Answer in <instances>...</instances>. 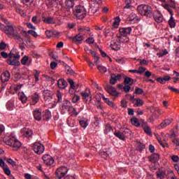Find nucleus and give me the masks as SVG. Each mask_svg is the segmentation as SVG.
Segmentation results:
<instances>
[{
	"label": "nucleus",
	"instance_id": "obj_18",
	"mask_svg": "<svg viewBox=\"0 0 179 179\" xmlns=\"http://www.w3.org/2000/svg\"><path fill=\"white\" fill-rule=\"evenodd\" d=\"M80 125L83 129H86L89 126V119L87 117H82L80 121Z\"/></svg>",
	"mask_w": 179,
	"mask_h": 179
},
{
	"label": "nucleus",
	"instance_id": "obj_15",
	"mask_svg": "<svg viewBox=\"0 0 179 179\" xmlns=\"http://www.w3.org/2000/svg\"><path fill=\"white\" fill-rule=\"evenodd\" d=\"M132 31V28L131 27H124L121 28L119 29V34H121V36H126V37H128L129 34H131V32Z\"/></svg>",
	"mask_w": 179,
	"mask_h": 179
},
{
	"label": "nucleus",
	"instance_id": "obj_63",
	"mask_svg": "<svg viewBox=\"0 0 179 179\" xmlns=\"http://www.w3.org/2000/svg\"><path fill=\"white\" fill-rule=\"evenodd\" d=\"M57 66H58V64L55 62H52L50 63V68L51 69H55L57 68Z\"/></svg>",
	"mask_w": 179,
	"mask_h": 179
},
{
	"label": "nucleus",
	"instance_id": "obj_50",
	"mask_svg": "<svg viewBox=\"0 0 179 179\" xmlns=\"http://www.w3.org/2000/svg\"><path fill=\"white\" fill-rule=\"evenodd\" d=\"M27 61H29V57L24 56L23 58L21 59L22 65H27Z\"/></svg>",
	"mask_w": 179,
	"mask_h": 179
},
{
	"label": "nucleus",
	"instance_id": "obj_16",
	"mask_svg": "<svg viewBox=\"0 0 179 179\" xmlns=\"http://www.w3.org/2000/svg\"><path fill=\"white\" fill-rule=\"evenodd\" d=\"M128 21L129 22V23L134 24L139 22V18L138 17V15H136V13H131L128 17Z\"/></svg>",
	"mask_w": 179,
	"mask_h": 179
},
{
	"label": "nucleus",
	"instance_id": "obj_28",
	"mask_svg": "<svg viewBox=\"0 0 179 179\" xmlns=\"http://www.w3.org/2000/svg\"><path fill=\"white\" fill-rule=\"evenodd\" d=\"M160 157L159 154L154 153L150 157V160L151 163H156L159 162Z\"/></svg>",
	"mask_w": 179,
	"mask_h": 179
},
{
	"label": "nucleus",
	"instance_id": "obj_45",
	"mask_svg": "<svg viewBox=\"0 0 179 179\" xmlns=\"http://www.w3.org/2000/svg\"><path fill=\"white\" fill-rule=\"evenodd\" d=\"M40 73L41 72L39 71L34 70V76L35 78V82H38L40 80Z\"/></svg>",
	"mask_w": 179,
	"mask_h": 179
},
{
	"label": "nucleus",
	"instance_id": "obj_24",
	"mask_svg": "<svg viewBox=\"0 0 179 179\" xmlns=\"http://www.w3.org/2000/svg\"><path fill=\"white\" fill-rule=\"evenodd\" d=\"M57 86L60 89H65V87L68 86V83H66V81H65L64 79H59L57 81Z\"/></svg>",
	"mask_w": 179,
	"mask_h": 179
},
{
	"label": "nucleus",
	"instance_id": "obj_26",
	"mask_svg": "<svg viewBox=\"0 0 179 179\" xmlns=\"http://www.w3.org/2000/svg\"><path fill=\"white\" fill-rule=\"evenodd\" d=\"M18 99L19 100H20L22 104H26V103L27 102V96H26V95L23 92L18 93Z\"/></svg>",
	"mask_w": 179,
	"mask_h": 179
},
{
	"label": "nucleus",
	"instance_id": "obj_7",
	"mask_svg": "<svg viewBox=\"0 0 179 179\" xmlns=\"http://www.w3.org/2000/svg\"><path fill=\"white\" fill-rule=\"evenodd\" d=\"M68 173V168L65 166H61L58 168L55 171V176L58 179L64 178Z\"/></svg>",
	"mask_w": 179,
	"mask_h": 179
},
{
	"label": "nucleus",
	"instance_id": "obj_37",
	"mask_svg": "<svg viewBox=\"0 0 179 179\" xmlns=\"http://www.w3.org/2000/svg\"><path fill=\"white\" fill-rule=\"evenodd\" d=\"M64 3L67 8H73L75 6V0H66Z\"/></svg>",
	"mask_w": 179,
	"mask_h": 179
},
{
	"label": "nucleus",
	"instance_id": "obj_5",
	"mask_svg": "<svg viewBox=\"0 0 179 179\" xmlns=\"http://www.w3.org/2000/svg\"><path fill=\"white\" fill-rule=\"evenodd\" d=\"M87 13V11L86 10V8L83 6H76L74 9V14L75 16L77 17V19L82 20L85 19L86 14Z\"/></svg>",
	"mask_w": 179,
	"mask_h": 179
},
{
	"label": "nucleus",
	"instance_id": "obj_20",
	"mask_svg": "<svg viewBox=\"0 0 179 179\" xmlns=\"http://www.w3.org/2000/svg\"><path fill=\"white\" fill-rule=\"evenodd\" d=\"M10 79V73L9 71H4L1 76V80L3 83H5V82H8Z\"/></svg>",
	"mask_w": 179,
	"mask_h": 179
},
{
	"label": "nucleus",
	"instance_id": "obj_39",
	"mask_svg": "<svg viewBox=\"0 0 179 179\" xmlns=\"http://www.w3.org/2000/svg\"><path fill=\"white\" fill-rule=\"evenodd\" d=\"M157 176L158 178L163 179L166 177V171L159 170L157 172Z\"/></svg>",
	"mask_w": 179,
	"mask_h": 179
},
{
	"label": "nucleus",
	"instance_id": "obj_38",
	"mask_svg": "<svg viewBox=\"0 0 179 179\" xmlns=\"http://www.w3.org/2000/svg\"><path fill=\"white\" fill-rule=\"evenodd\" d=\"M171 17L169 19V20L168 21V23L170 26V27H171V29H174V27H176V21L174 20V17H173V15H171Z\"/></svg>",
	"mask_w": 179,
	"mask_h": 179
},
{
	"label": "nucleus",
	"instance_id": "obj_36",
	"mask_svg": "<svg viewBox=\"0 0 179 179\" xmlns=\"http://www.w3.org/2000/svg\"><path fill=\"white\" fill-rule=\"evenodd\" d=\"M90 54L92 55V57L94 58V62L95 64L97 65V64H99L100 62V59L99 56H97L96 55V52L93 51V50H90Z\"/></svg>",
	"mask_w": 179,
	"mask_h": 179
},
{
	"label": "nucleus",
	"instance_id": "obj_21",
	"mask_svg": "<svg viewBox=\"0 0 179 179\" xmlns=\"http://www.w3.org/2000/svg\"><path fill=\"white\" fill-rule=\"evenodd\" d=\"M34 117L36 121H41L42 118L41 110L36 108L34 110Z\"/></svg>",
	"mask_w": 179,
	"mask_h": 179
},
{
	"label": "nucleus",
	"instance_id": "obj_1",
	"mask_svg": "<svg viewBox=\"0 0 179 179\" xmlns=\"http://www.w3.org/2000/svg\"><path fill=\"white\" fill-rule=\"evenodd\" d=\"M19 59H20L19 52L16 49H12L8 54V59H7L6 62L8 65L19 66L20 65Z\"/></svg>",
	"mask_w": 179,
	"mask_h": 179
},
{
	"label": "nucleus",
	"instance_id": "obj_10",
	"mask_svg": "<svg viewBox=\"0 0 179 179\" xmlns=\"http://www.w3.org/2000/svg\"><path fill=\"white\" fill-rule=\"evenodd\" d=\"M20 136L22 138H27V139L32 138L33 136V130L27 128H23L20 131Z\"/></svg>",
	"mask_w": 179,
	"mask_h": 179
},
{
	"label": "nucleus",
	"instance_id": "obj_56",
	"mask_svg": "<svg viewBox=\"0 0 179 179\" xmlns=\"http://www.w3.org/2000/svg\"><path fill=\"white\" fill-rule=\"evenodd\" d=\"M28 34L33 36V37H35V38L38 37V34H37V32H36L34 30H29Z\"/></svg>",
	"mask_w": 179,
	"mask_h": 179
},
{
	"label": "nucleus",
	"instance_id": "obj_33",
	"mask_svg": "<svg viewBox=\"0 0 179 179\" xmlns=\"http://www.w3.org/2000/svg\"><path fill=\"white\" fill-rule=\"evenodd\" d=\"M162 6L163 7L164 9H166V10H168L170 15H173V10L170 8H171V4L169 5V3H166V2H164V3L162 4Z\"/></svg>",
	"mask_w": 179,
	"mask_h": 179
},
{
	"label": "nucleus",
	"instance_id": "obj_12",
	"mask_svg": "<svg viewBox=\"0 0 179 179\" xmlns=\"http://www.w3.org/2000/svg\"><path fill=\"white\" fill-rule=\"evenodd\" d=\"M106 90L108 93V94H110V96H113V97H118V95L120 94L117 92V90L111 85L106 86Z\"/></svg>",
	"mask_w": 179,
	"mask_h": 179
},
{
	"label": "nucleus",
	"instance_id": "obj_31",
	"mask_svg": "<svg viewBox=\"0 0 179 179\" xmlns=\"http://www.w3.org/2000/svg\"><path fill=\"white\" fill-rule=\"evenodd\" d=\"M3 171L5 173V174H6V176H8V177H11L13 179H15V176L12 175L10 169H9L8 165H6V166L3 168Z\"/></svg>",
	"mask_w": 179,
	"mask_h": 179
},
{
	"label": "nucleus",
	"instance_id": "obj_43",
	"mask_svg": "<svg viewBox=\"0 0 179 179\" xmlns=\"http://www.w3.org/2000/svg\"><path fill=\"white\" fill-rule=\"evenodd\" d=\"M167 54H169V51H167V49H164V50H160L157 55L159 57V58H162V57H164V55H167Z\"/></svg>",
	"mask_w": 179,
	"mask_h": 179
},
{
	"label": "nucleus",
	"instance_id": "obj_11",
	"mask_svg": "<svg viewBox=\"0 0 179 179\" xmlns=\"http://www.w3.org/2000/svg\"><path fill=\"white\" fill-rule=\"evenodd\" d=\"M92 92H90V90L89 89H86L85 91L81 92V96L83 100L88 104L92 101V96H90Z\"/></svg>",
	"mask_w": 179,
	"mask_h": 179
},
{
	"label": "nucleus",
	"instance_id": "obj_4",
	"mask_svg": "<svg viewBox=\"0 0 179 179\" xmlns=\"http://www.w3.org/2000/svg\"><path fill=\"white\" fill-rule=\"evenodd\" d=\"M137 10L142 16H147V17H153V9L148 5L141 4L137 7Z\"/></svg>",
	"mask_w": 179,
	"mask_h": 179
},
{
	"label": "nucleus",
	"instance_id": "obj_23",
	"mask_svg": "<svg viewBox=\"0 0 179 179\" xmlns=\"http://www.w3.org/2000/svg\"><path fill=\"white\" fill-rule=\"evenodd\" d=\"M71 106H72V103H71L68 100L64 101L62 105V110H68L69 111V110L72 108Z\"/></svg>",
	"mask_w": 179,
	"mask_h": 179
},
{
	"label": "nucleus",
	"instance_id": "obj_47",
	"mask_svg": "<svg viewBox=\"0 0 179 179\" xmlns=\"http://www.w3.org/2000/svg\"><path fill=\"white\" fill-rule=\"evenodd\" d=\"M22 85H14L10 87V89H13L15 92H19L22 89Z\"/></svg>",
	"mask_w": 179,
	"mask_h": 179
},
{
	"label": "nucleus",
	"instance_id": "obj_17",
	"mask_svg": "<svg viewBox=\"0 0 179 179\" xmlns=\"http://www.w3.org/2000/svg\"><path fill=\"white\" fill-rule=\"evenodd\" d=\"M116 40L120 44H121V43H129V38L124 35H121V34L117 35Z\"/></svg>",
	"mask_w": 179,
	"mask_h": 179
},
{
	"label": "nucleus",
	"instance_id": "obj_49",
	"mask_svg": "<svg viewBox=\"0 0 179 179\" xmlns=\"http://www.w3.org/2000/svg\"><path fill=\"white\" fill-rule=\"evenodd\" d=\"M12 37H14V38H15V40H17L18 41H22V36H20V34H19V33L16 31L14 33Z\"/></svg>",
	"mask_w": 179,
	"mask_h": 179
},
{
	"label": "nucleus",
	"instance_id": "obj_32",
	"mask_svg": "<svg viewBox=\"0 0 179 179\" xmlns=\"http://www.w3.org/2000/svg\"><path fill=\"white\" fill-rule=\"evenodd\" d=\"M43 21L44 23H48V24H54V23H55L54 18L51 17H43Z\"/></svg>",
	"mask_w": 179,
	"mask_h": 179
},
{
	"label": "nucleus",
	"instance_id": "obj_51",
	"mask_svg": "<svg viewBox=\"0 0 179 179\" xmlns=\"http://www.w3.org/2000/svg\"><path fill=\"white\" fill-rule=\"evenodd\" d=\"M67 124H68L69 127H71V128H73V127H75V125H76V122L73 120H68Z\"/></svg>",
	"mask_w": 179,
	"mask_h": 179
},
{
	"label": "nucleus",
	"instance_id": "obj_61",
	"mask_svg": "<svg viewBox=\"0 0 179 179\" xmlns=\"http://www.w3.org/2000/svg\"><path fill=\"white\" fill-rule=\"evenodd\" d=\"M85 41L87 44H93V43H94V38L93 37H90L86 39Z\"/></svg>",
	"mask_w": 179,
	"mask_h": 179
},
{
	"label": "nucleus",
	"instance_id": "obj_57",
	"mask_svg": "<svg viewBox=\"0 0 179 179\" xmlns=\"http://www.w3.org/2000/svg\"><path fill=\"white\" fill-rule=\"evenodd\" d=\"M68 81H69V83L70 84L71 89L75 90V89H76V86H75V82H73L71 79H69Z\"/></svg>",
	"mask_w": 179,
	"mask_h": 179
},
{
	"label": "nucleus",
	"instance_id": "obj_44",
	"mask_svg": "<svg viewBox=\"0 0 179 179\" xmlns=\"http://www.w3.org/2000/svg\"><path fill=\"white\" fill-rule=\"evenodd\" d=\"M4 160H6L7 163H8V164H10V166H12L13 167H15L16 162L13 161V159H12L11 158H4Z\"/></svg>",
	"mask_w": 179,
	"mask_h": 179
},
{
	"label": "nucleus",
	"instance_id": "obj_8",
	"mask_svg": "<svg viewBox=\"0 0 179 179\" xmlns=\"http://www.w3.org/2000/svg\"><path fill=\"white\" fill-rule=\"evenodd\" d=\"M42 160L45 166H47L48 167L54 166V163H55V160H54V158L50 155H44L42 156Z\"/></svg>",
	"mask_w": 179,
	"mask_h": 179
},
{
	"label": "nucleus",
	"instance_id": "obj_48",
	"mask_svg": "<svg viewBox=\"0 0 179 179\" xmlns=\"http://www.w3.org/2000/svg\"><path fill=\"white\" fill-rule=\"evenodd\" d=\"M97 69L101 73H106V72H107V68L103 66H97Z\"/></svg>",
	"mask_w": 179,
	"mask_h": 179
},
{
	"label": "nucleus",
	"instance_id": "obj_41",
	"mask_svg": "<svg viewBox=\"0 0 179 179\" xmlns=\"http://www.w3.org/2000/svg\"><path fill=\"white\" fill-rule=\"evenodd\" d=\"M13 107H15V103L13 102V101H9L7 102L6 108L8 110H13Z\"/></svg>",
	"mask_w": 179,
	"mask_h": 179
},
{
	"label": "nucleus",
	"instance_id": "obj_52",
	"mask_svg": "<svg viewBox=\"0 0 179 179\" xmlns=\"http://www.w3.org/2000/svg\"><path fill=\"white\" fill-rule=\"evenodd\" d=\"M109 132H111V126L110 125H108V124H106L105 126V130H104V134L106 135H107V134H109Z\"/></svg>",
	"mask_w": 179,
	"mask_h": 179
},
{
	"label": "nucleus",
	"instance_id": "obj_40",
	"mask_svg": "<svg viewBox=\"0 0 179 179\" xmlns=\"http://www.w3.org/2000/svg\"><path fill=\"white\" fill-rule=\"evenodd\" d=\"M134 103L136 106V107H141V106H143V100L139 99V98H136L134 99Z\"/></svg>",
	"mask_w": 179,
	"mask_h": 179
},
{
	"label": "nucleus",
	"instance_id": "obj_2",
	"mask_svg": "<svg viewBox=\"0 0 179 179\" xmlns=\"http://www.w3.org/2000/svg\"><path fill=\"white\" fill-rule=\"evenodd\" d=\"M43 100L45 105L50 108H55L57 106V101L52 96L51 91L48 90L43 92Z\"/></svg>",
	"mask_w": 179,
	"mask_h": 179
},
{
	"label": "nucleus",
	"instance_id": "obj_64",
	"mask_svg": "<svg viewBox=\"0 0 179 179\" xmlns=\"http://www.w3.org/2000/svg\"><path fill=\"white\" fill-rule=\"evenodd\" d=\"M111 76H113L114 79L116 80V82L117 80H120L121 79V74H112Z\"/></svg>",
	"mask_w": 179,
	"mask_h": 179
},
{
	"label": "nucleus",
	"instance_id": "obj_9",
	"mask_svg": "<svg viewBox=\"0 0 179 179\" xmlns=\"http://www.w3.org/2000/svg\"><path fill=\"white\" fill-rule=\"evenodd\" d=\"M33 150L36 155H43L45 148L44 145L40 143H35L33 145Z\"/></svg>",
	"mask_w": 179,
	"mask_h": 179
},
{
	"label": "nucleus",
	"instance_id": "obj_58",
	"mask_svg": "<svg viewBox=\"0 0 179 179\" xmlns=\"http://www.w3.org/2000/svg\"><path fill=\"white\" fill-rule=\"evenodd\" d=\"M171 160L173 162V163H178L179 157L177 155H172Z\"/></svg>",
	"mask_w": 179,
	"mask_h": 179
},
{
	"label": "nucleus",
	"instance_id": "obj_55",
	"mask_svg": "<svg viewBox=\"0 0 179 179\" xmlns=\"http://www.w3.org/2000/svg\"><path fill=\"white\" fill-rule=\"evenodd\" d=\"M143 93V90L142 88L136 87L135 94H142Z\"/></svg>",
	"mask_w": 179,
	"mask_h": 179
},
{
	"label": "nucleus",
	"instance_id": "obj_29",
	"mask_svg": "<svg viewBox=\"0 0 179 179\" xmlns=\"http://www.w3.org/2000/svg\"><path fill=\"white\" fill-rule=\"evenodd\" d=\"M110 48L112 50H114V51H118V50L121 48V45H120L119 42L115 43L114 41H112L110 43Z\"/></svg>",
	"mask_w": 179,
	"mask_h": 179
},
{
	"label": "nucleus",
	"instance_id": "obj_25",
	"mask_svg": "<svg viewBox=\"0 0 179 179\" xmlns=\"http://www.w3.org/2000/svg\"><path fill=\"white\" fill-rule=\"evenodd\" d=\"M31 99L32 100V105L34 106L37 104L40 100V96L37 93H34L31 96Z\"/></svg>",
	"mask_w": 179,
	"mask_h": 179
},
{
	"label": "nucleus",
	"instance_id": "obj_35",
	"mask_svg": "<svg viewBox=\"0 0 179 179\" xmlns=\"http://www.w3.org/2000/svg\"><path fill=\"white\" fill-rule=\"evenodd\" d=\"M143 127L145 134L149 135L150 136H152V129H150V127H149V125L146 124H144Z\"/></svg>",
	"mask_w": 179,
	"mask_h": 179
},
{
	"label": "nucleus",
	"instance_id": "obj_27",
	"mask_svg": "<svg viewBox=\"0 0 179 179\" xmlns=\"http://www.w3.org/2000/svg\"><path fill=\"white\" fill-rule=\"evenodd\" d=\"M171 122H173L172 118L166 119L160 124L159 127H161V128H166V127H169Z\"/></svg>",
	"mask_w": 179,
	"mask_h": 179
},
{
	"label": "nucleus",
	"instance_id": "obj_46",
	"mask_svg": "<svg viewBox=\"0 0 179 179\" xmlns=\"http://www.w3.org/2000/svg\"><path fill=\"white\" fill-rule=\"evenodd\" d=\"M124 83H126V85H132L134 83V79L126 77L124 78Z\"/></svg>",
	"mask_w": 179,
	"mask_h": 179
},
{
	"label": "nucleus",
	"instance_id": "obj_22",
	"mask_svg": "<svg viewBox=\"0 0 179 179\" xmlns=\"http://www.w3.org/2000/svg\"><path fill=\"white\" fill-rule=\"evenodd\" d=\"M71 40L75 43H82L83 41V35L82 34H78L75 37H70Z\"/></svg>",
	"mask_w": 179,
	"mask_h": 179
},
{
	"label": "nucleus",
	"instance_id": "obj_13",
	"mask_svg": "<svg viewBox=\"0 0 179 179\" xmlns=\"http://www.w3.org/2000/svg\"><path fill=\"white\" fill-rule=\"evenodd\" d=\"M3 31L8 37H13V35L16 32L15 28H13V26L12 25L6 26Z\"/></svg>",
	"mask_w": 179,
	"mask_h": 179
},
{
	"label": "nucleus",
	"instance_id": "obj_19",
	"mask_svg": "<svg viewBox=\"0 0 179 179\" xmlns=\"http://www.w3.org/2000/svg\"><path fill=\"white\" fill-rule=\"evenodd\" d=\"M101 97H102L103 100H104L105 103H106V104H108V106H109V107H112V108L117 110V106L115 104V103L113 102V101H110V99L106 98V96L103 94L101 95Z\"/></svg>",
	"mask_w": 179,
	"mask_h": 179
},
{
	"label": "nucleus",
	"instance_id": "obj_59",
	"mask_svg": "<svg viewBox=\"0 0 179 179\" xmlns=\"http://www.w3.org/2000/svg\"><path fill=\"white\" fill-rule=\"evenodd\" d=\"M168 89H169V90H171V92H174V93H176L177 94H178V93H179V90H178L177 88H175L172 86H169Z\"/></svg>",
	"mask_w": 179,
	"mask_h": 179
},
{
	"label": "nucleus",
	"instance_id": "obj_30",
	"mask_svg": "<svg viewBox=\"0 0 179 179\" xmlns=\"http://www.w3.org/2000/svg\"><path fill=\"white\" fill-rule=\"evenodd\" d=\"M120 22H121V19H120V17H116L112 23L113 27L114 29H118V27L120 26Z\"/></svg>",
	"mask_w": 179,
	"mask_h": 179
},
{
	"label": "nucleus",
	"instance_id": "obj_34",
	"mask_svg": "<svg viewBox=\"0 0 179 179\" xmlns=\"http://www.w3.org/2000/svg\"><path fill=\"white\" fill-rule=\"evenodd\" d=\"M69 111L70 115H72L73 117H77V115H79V113H80V111H78L77 109L73 107H71Z\"/></svg>",
	"mask_w": 179,
	"mask_h": 179
},
{
	"label": "nucleus",
	"instance_id": "obj_53",
	"mask_svg": "<svg viewBox=\"0 0 179 179\" xmlns=\"http://www.w3.org/2000/svg\"><path fill=\"white\" fill-rule=\"evenodd\" d=\"M57 101L59 103H61V101H62V93L58 91L57 93Z\"/></svg>",
	"mask_w": 179,
	"mask_h": 179
},
{
	"label": "nucleus",
	"instance_id": "obj_3",
	"mask_svg": "<svg viewBox=\"0 0 179 179\" xmlns=\"http://www.w3.org/2000/svg\"><path fill=\"white\" fill-rule=\"evenodd\" d=\"M3 141L6 143V145H8V146H10V148H13V150H17L20 146H22V143L16 138L15 136H6L3 138Z\"/></svg>",
	"mask_w": 179,
	"mask_h": 179
},
{
	"label": "nucleus",
	"instance_id": "obj_42",
	"mask_svg": "<svg viewBox=\"0 0 179 179\" xmlns=\"http://www.w3.org/2000/svg\"><path fill=\"white\" fill-rule=\"evenodd\" d=\"M131 122L132 125H134V127H139L141 125L139 124V120L136 117L131 118Z\"/></svg>",
	"mask_w": 179,
	"mask_h": 179
},
{
	"label": "nucleus",
	"instance_id": "obj_6",
	"mask_svg": "<svg viewBox=\"0 0 179 179\" xmlns=\"http://www.w3.org/2000/svg\"><path fill=\"white\" fill-rule=\"evenodd\" d=\"M114 135L116 138L120 139V141H125L131 135V131L128 129H123L118 131H115Z\"/></svg>",
	"mask_w": 179,
	"mask_h": 179
},
{
	"label": "nucleus",
	"instance_id": "obj_54",
	"mask_svg": "<svg viewBox=\"0 0 179 179\" xmlns=\"http://www.w3.org/2000/svg\"><path fill=\"white\" fill-rule=\"evenodd\" d=\"M80 100V96L79 95H74V96L72 98V103H78Z\"/></svg>",
	"mask_w": 179,
	"mask_h": 179
},
{
	"label": "nucleus",
	"instance_id": "obj_60",
	"mask_svg": "<svg viewBox=\"0 0 179 179\" xmlns=\"http://www.w3.org/2000/svg\"><path fill=\"white\" fill-rule=\"evenodd\" d=\"M45 34L48 38H51L52 37V31L47 30L45 31Z\"/></svg>",
	"mask_w": 179,
	"mask_h": 179
},
{
	"label": "nucleus",
	"instance_id": "obj_14",
	"mask_svg": "<svg viewBox=\"0 0 179 179\" xmlns=\"http://www.w3.org/2000/svg\"><path fill=\"white\" fill-rule=\"evenodd\" d=\"M152 16L157 23H162L163 22V15L159 10L152 11Z\"/></svg>",
	"mask_w": 179,
	"mask_h": 179
},
{
	"label": "nucleus",
	"instance_id": "obj_62",
	"mask_svg": "<svg viewBox=\"0 0 179 179\" xmlns=\"http://www.w3.org/2000/svg\"><path fill=\"white\" fill-rule=\"evenodd\" d=\"M123 90L126 93H128L131 90V86L129 85H126L123 87Z\"/></svg>",
	"mask_w": 179,
	"mask_h": 179
}]
</instances>
